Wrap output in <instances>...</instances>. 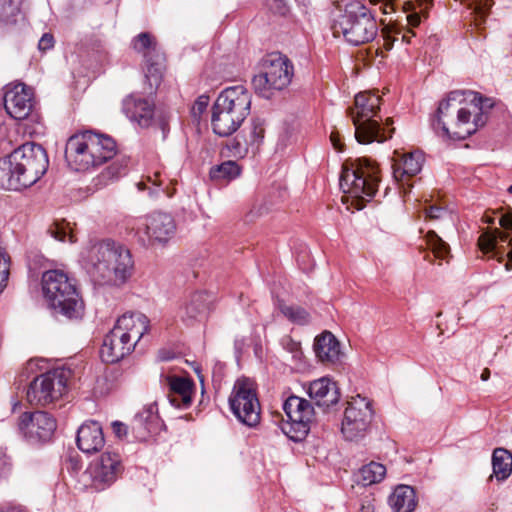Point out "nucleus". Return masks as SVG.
<instances>
[{"label":"nucleus","mask_w":512,"mask_h":512,"mask_svg":"<svg viewBox=\"0 0 512 512\" xmlns=\"http://www.w3.org/2000/svg\"><path fill=\"white\" fill-rule=\"evenodd\" d=\"M492 105L477 92L453 91L439 103L433 126L443 136L465 139L485 124L484 108Z\"/></svg>","instance_id":"f257e3e1"},{"label":"nucleus","mask_w":512,"mask_h":512,"mask_svg":"<svg viewBox=\"0 0 512 512\" xmlns=\"http://www.w3.org/2000/svg\"><path fill=\"white\" fill-rule=\"evenodd\" d=\"M80 261L98 285L121 286L131 277L134 268L129 249L112 240L87 246L81 252Z\"/></svg>","instance_id":"f03ea898"},{"label":"nucleus","mask_w":512,"mask_h":512,"mask_svg":"<svg viewBox=\"0 0 512 512\" xmlns=\"http://www.w3.org/2000/svg\"><path fill=\"white\" fill-rule=\"evenodd\" d=\"M251 95L242 86H232L223 90L212 107L211 125L219 136H229L242 125L250 114Z\"/></svg>","instance_id":"7ed1b4c3"},{"label":"nucleus","mask_w":512,"mask_h":512,"mask_svg":"<svg viewBox=\"0 0 512 512\" xmlns=\"http://www.w3.org/2000/svg\"><path fill=\"white\" fill-rule=\"evenodd\" d=\"M42 290L49 306L69 319L83 315L84 305L73 279L61 270H49L42 275Z\"/></svg>","instance_id":"20e7f679"},{"label":"nucleus","mask_w":512,"mask_h":512,"mask_svg":"<svg viewBox=\"0 0 512 512\" xmlns=\"http://www.w3.org/2000/svg\"><path fill=\"white\" fill-rule=\"evenodd\" d=\"M333 34L343 36L352 45H361L372 41L378 33L377 22L370 10L360 2L345 4L343 13L334 18Z\"/></svg>","instance_id":"39448f33"},{"label":"nucleus","mask_w":512,"mask_h":512,"mask_svg":"<svg viewBox=\"0 0 512 512\" xmlns=\"http://www.w3.org/2000/svg\"><path fill=\"white\" fill-rule=\"evenodd\" d=\"M294 75L291 60L278 52L266 55L260 64V71L252 79L255 93L270 99L277 92L287 88Z\"/></svg>","instance_id":"423d86ee"},{"label":"nucleus","mask_w":512,"mask_h":512,"mask_svg":"<svg viewBox=\"0 0 512 512\" xmlns=\"http://www.w3.org/2000/svg\"><path fill=\"white\" fill-rule=\"evenodd\" d=\"M380 108V96L371 92H360L355 96V110H351L353 124L355 126V138L361 144L373 141L383 142L392 136L394 128L386 135L379 122L373 118Z\"/></svg>","instance_id":"0eeeda50"},{"label":"nucleus","mask_w":512,"mask_h":512,"mask_svg":"<svg viewBox=\"0 0 512 512\" xmlns=\"http://www.w3.org/2000/svg\"><path fill=\"white\" fill-rule=\"evenodd\" d=\"M377 162H343L339 185L344 194L355 200L370 199L377 191Z\"/></svg>","instance_id":"6e6552de"},{"label":"nucleus","mask_w":512,"mask_h":512,"mask_svg":"<svg viewBox=\"0 0 512 512\" xmlns=\"http://www.w3.org/2000/svg\"><path fill=\"white\" fill-rule=\"evenodd\" d=\"M120 151L115 140L104 134L86 130L72 135L66 142V160L90 158L91 160H112Z\"/></svg>","instance_id":"1a4fd4ad"},{"label":"nucleus","mask_w":512,"mask_h":512,"mask_svg":"<svg viewBox=\"0 0 512 512\" xmlns=\"http://www.w3.org/2000/svg\"><path fill=\"white\" fill-rule=\"evenodd\" d=\"M288 421L281 426L282 432L292 441L300 442L306 438L317 424L316 412L310 401L291 395L283 403Z\"/></svg>","instance_id":"9d476101"},{"label":"nucleus","mask_w":512,"mask_h":512,"mask_svg":"<svg viewBox=\"0 0 512 512\" xmlns=\"http://www.w3.org/2000/svg\"><path fill=\"white\" fill-rule=\"evenodd\" d=\"M70 374L68 369L57 368L35 377L27 388L28 403L46 406L59 400L67 390Z\"/></svg>","instance_id":"9b49d317"},{"label":"nucleus","mask_w":512,"mask_h":512,"mask_svg":"<svg viewBox=\"0 0 512 512\" xmlns=\"http://www.w3.org/2000/svg\"><path fill=\"white\" fill-rule=\"evenodd\" d=\"M229 405L232 413L244 425L254 427L260 422V403L251 380L243 378L235 382Z\"/></svg>","instance_id":"f8f14e48"},{"label":"nucleus","mask_w":512,"mask_h":512,"mask_svg":"<svg viewBox=\"0 0 512 512\" xmlns=\"http://www.w3.org/2000/svg\"><path fill=\"white\" fill-rule=\"evenodd\" d=\"M122 470L120 455L106 451L90 463L83 477L88 487L100 492L110 487L122 473Z\"/></svg>","instance_id":"ddd939ff"},{"label":"nucleus","mask_w":512,"mask_h":512,"mask_svg":"<svg viewBox=\"0 0 512 512\" xmlns=\"http://www.w3.org/2000/svg\"><path fill=\"white\" fill-rule=\"evenodd\" d=\"M176 223L172 215L165 212H153L138 223L136 236L144 246L166 244L175 234Z\"/></svg>","instance_id":"4468645a"},{"label":"nucleus","mask_w":512,"mask_h":512,"mask_svg":"<svg viewBox=\"0 0 512 512\" xmlns=\"http://www.w3.org/2000/svg\"><path fill=\"white\" fill-rule=\"evenodd\" d=\"M373 417L371 402L360 395L352 398L344 412L341 432L346 440L364 437Z\"/></svg>","instance_id":"2eb2a0df"},{"label":"nucleus","mask_w":512,"mask_h":512,"mask_svg":"<svg viewBox=\"0 0 512 512\" xmlns=\"http://www.w3.org/2000/svg\"><path fill=\"white\" fill-rule=\"evenodd\" d=\"M499 224L504 231L495 229L492 232L484 233L479 237V246L484 252L504 253L507 250L508 261L505 267L510 270L512 269V214L502 215Z\"/></svg>","instance_id":"dca6fc26"},{"label":"nucleus","mask_w":512,"mask_h":512,"mask_svg":"<svg viewBox=\"0 0 512 512\" xmlns=\"http://www.w3.org/2000/svg\"><path fill=\"white\" fill-rule=\"evenodd\" d=\"M56 427V420L45 411L25 412L18 422L20 432L30 440L47 441Z\"/></svg>","instance_id":"f3484780"},{"label":"nucleus","mask_w":512,"mask_h":512,"mask_svg":"<svg viewBox=\"0 0 512 512\" xmlns=\"http://www.w3.org/2000/svg\"><path fill=\"white\" fill-rule=\"evenodd\" d=\"M4 107L16 120L27 118L33 108L32 90L22 83L10 87L4 95Z\"/></svg>","instance_id":"a211bd4d"},{"label":"nucleus","mask_w":512,"mask_h":512,"mask_svg":"<svg viewBox=\"0 0 512 512\" xmlns=\"http://www.w3.org/2000/svg\"><path fill=\"white\" fill-rule=\"evenodd\" d=\"M134 348L135 345L113 327L104 338L100 357L104 362L113 364L129 355Z\"/></svg>","instance_id":"6ab92c4d"},{"label":"nucleus","mask_w":512,"mask_h":512,"mask_svg":"<svg viewBox=\"0 0 512 512\" xmlns=\"http://www.w3.org/2000/svg\"><path fill=\"white\" fill-rule=\"evenodd\" d=\"M212 295L204 291H196L190 294L179 309L182 321L192 324L204 318L210 309Z\"/></svg>","instance_id":"aec40b11"},{"label":"nucleus","mask_w":512,"mask_h":512,"mask_svg":"<svg viewBox=\"0 0 512 512\" xmlns=\"http://www.w3.org/2000/svg\"><path fill=\"white\" fill-rule=\"evenodd\" d=\"M308 394L317 407L323 410L337 405L340 399V393L336 383L327 377H322L311 382L308 387Z\"/></svg>","instance_id":"412c9836"},{"label":"nucleus","mask_w":512,"mask_h":512,"mask_svg":"<svg viewBox=\"0 0 512 512\" xmlns=\"http://www.w3.org/2000/svg\"><path fill=\"white\" fill-rule=\"evenodd\" d=\"M114 328L136 346L149 331V319L142 313L123 314L117 319Z\"/></svg>","instance_id":"4be33fe9"},{"label":"nucleus","mask_w":512,"mask_h":512,"mask_svg":"<svg viewBox=\"0 0 512 512\" xmlns=\"http://www.w3.org/2000/svg\"><path fill=\"white\" fill-rule=\"evenodd\" d=\"M78 448L87 454L100 451L105 444L101 425L96 421H89L81 425L76 438Z\"/></svg>","instance_id":"5701e85b"},{"label":"nucleus","mask_w":512,"mask_h":512,"mask_svg":"<svg viewBox=\"0 0 512 512\" xmlns=\"http://www.w3.org/2000/svg\"><path fill=\"white\" fill-rule=\"evenodd\" d=\"M160 425L156 404H149L134 416L131 427L136 438L145 440L149 434L156 433Z\"/></svg>","instance_id":"b1692460"},{"label":"nucleus","mask_w":512,"mask_h":512,"mask_svg":"<svg viewBox=\"0 0 512 512\" xmlns=\"http://www.w3.org/2000/svg\"><path fill=\"white\" fill-rule=\"evenodd\" d=\"M123 112L141 127H148L152 121L154 107L147 99L130 95L123 100Z\"/></svg>","instance_id":"393cba45"},{"label":"nucleus","mask_w":512,"mask_h":512,"mask_svg":"<svg viewBox=\"0 0 512 512\" xmlns=\"http://www.w3.org/2000/svg\"><path fill=\"white\" fill-rule=\"evenodd\" d=\"M167 381L170 403L177 408H188L192 403L194 383L188 378L178 376L168 377Z\"/></svg>","instance_id":"a878e982"},{"label":"nucleus","mask_w":512,"mask_h":512,"mask_svg":"<svg viewBox=\"0 0 512 512\" xmlns=\"http://www.w3.org/2000/svg\"><path fill=\"white\" fill-rule=\"evenodd\" d=\"M314 351L323 363H335L339 359L340 344L331 332H323L316 337Z\"/></svg>","instance_id":"bb28decb"},{"label":"nucleus","mask_w":512,"mask_h":512,"mask_svg":"<svg viewBox=\"0 0 512 512\" xmlns=\"http://www.w3.org/2000/svg\"><path fill=\"white\" fill-rule=\"evenodd\" d=\"M49 162H16L19 190L35 184L47 171Z\"/></svg>","instance_id":"cd10ccee"},{"label":"nucleus","mask_w":512,"mask_h":512,"mask_svg":"<svg viewBox=\"0 0 512 512\" xmlns=\"http://www.w3.org/2000/svg\"><path fill=\"white\" fill-rule=\"evenodd\" d=\"M389 504L394 512H412L417 505L414 489L408 485H398L389 497Z\"/></svg>","instance_id":"c85d7f7f"},{"label":"nucleus","mask_w":512,"mask_h":512,"mask_svg":"<svg viewBox=\"0 0 512 512\" xmlns=\"http://www.w3.org/2000/svg\"><path fill=\"white\" fill-rule=\"evenodd\" d=\"M492 467L498 481L507 479L512 473V453L504 448H496L492 454Z\"/></svg>","instance_id":"c756f323"},{"label":"nucleus","mask_w":512,"mask_h":512,"mask_svg":"<svg viewBox=\"0 0 512 512\" xmlns=\"http://www.w3.org/2000/svg\"><path fill=\"white\" fill-rule=\"evenodd\" d=\"M386 475V467L378 462H370L362 466L357 473V482L363 486H370L381 482Z\"/></svg>","instance_id":"7c9ffc66"},{"label":"nucleus","mask_w":512,"mask_h":512,"mask_svg":"<svg viewBox=\"0 0 512 512\" xmlns=\"http://www.w3.org/2000/svg\"><path fill=\"white\" fill-rule=\"evenodd\" d=\"M10 160H48L46 150L35 142H27L14 149Z\"/></svg>","instance_id":"2f4dec72"},{"label":"nucleus","mask_w":512,"mask_h":512,"mask_svg":"<svg viewBox=\"0 0 512 512\" xmlns=\"http://www.w3.org/2000/svg\"><path fill=\"white\" fill-rule=\"evenodd\" d=\"M278 309L287 320L295 325L304 326L311 322L310 313L299 305L286 304L283 301H279Z\"/></svg>","instance_id":"473e14b6"},{"label":"nucleus","mask_w":512,"mask_h":512,"mask_svg":"<svg viewBox=\"0 0 512 512\" xmlns=\"http://www.w3.org/2000/svg\"><path fill=\"white\" fill-rule=\"evenodd\" d=\"M391 169L395 181L404 184L411 177L417 175L422 166L420 162H393Z\"/></svg>","instance_id":"72a5a7b5"},{"label":"nucleus","mask_w":512,"mask_h":512,"mask_svg":"<svg viewBox=\"0 0 512 512\" xmlns=\"http://www.w3.org/2000/svg\"><path fill=\"white\" fill-rule=\"evenodd\" d=\"M241 173V167L238 162H220L210 169V178L214 181H230L238 177Z\"/></svg>","instance_id":"f704fd0d"},{"label":"nucleus","mask_w":512,"mask_h":512,"mask_svg":"<svg viewBox=\"0 0 512 512\" xmlns=\"http://www.w3.org/2000/svg\"><path fill=\"white\" fill-rule=\"evenodd\" d=\"M16 162H0V188L5 190H19Z\"/></svg>","instance_id":"c9c22d12"},{"label":"nucleus","mask_w":512,"mask_h":512,"mask_svg":"<svg viewBox=\"0 0 512 512\" xmlns=\"http://www.w3.org/2000/svg\"><path fill=\"white\" fill-rule=\"evenodd\" d=\"M48 232L54 239L61 242L74 243L77 241L70 224L65 221L54 223L50 226Z\"/></svg>","instance_id":"e433bc0d"},{"label":"nucleus","mask_w":512,"mask_h":512,"mask_svg":"<svg viewBox=\"0 0 512 512\" xmlns=\"http://www.w3.org/2000/svg\"><path fill=\"white\" fill-rule=\"evenodd\" d=\"M223 157H233L238 160L243 159L247 156V145L246 142L238 138L230 140L221 152Z\"/></svg>","instance_id":"4c0bfd02"},{"label":"nucleus","mask_w":512,"mask_h":512,"mask_svg":"<svg viewBox=\"0 0 512 512\" xmlns=\"http://www.w3.org/2000/svg\"><path fill=\"white\" fill-rule=\"evenodd\" d=\"M427 244L434 253L435 257L445 259L449 254V246L434 231L427 233Z\"/></svg>","instance_id":"58836bf2"},{"label":"nucleus","mask_w":512,"mask_h":512,"mask_svg":"<svg viewBox=\"0 0 512 512\" xmlns=\"http://www.w3.org/2000/svg\"><path fill=\"white\" fill-rule=\"evenodd\" d=\"M423 211H424L426 218H428L430 220H445V219L452 220L451 212L447 208L442 207V206L430 205L428 207H425L423 209Z\"/></svg>","instance_id":"ea45409f"},{"label":"nucleus","mask_w":512,"mask_h":512,"mask_svg":"<svg viewBox=\"0 0 512 512\" xmlns=\"http://www.w3.org/2000/svg\"><path fill=\"white\" fill-rule=\"evenodd\" d=\"M145 77L149 85L147 92L151 94L160 85L162 79L161 68L157 65H150L147 69Z\"/></svg>","instance_id":"a19ab883"},{"label":"nucleus","mask_w":512,"mask_h":512,"mask_svg":"<svg viewBox=\"0 0 512 512\" xmlns=\"http://www.w3.org/2000/svg\"><path fill=\"white\" fill-rule=\"evenodd\" d=\"M133 46L136 51L146 54V52L155 48V43L150 34L141 33L135 39Z\"/></svg>","instance_id":"79ce46f5"},{"label":"nucleus","mask_w":512,"mask_h":512,"mask_svg":"<svg viewBox=\"0 0 512 512\" xmlns=\"http://www.w3.org/2000/svg\"><path fill=\"white\" fill-rule=\"evenodd\" d=\"M209 96L207 95H200L195 103L193 104L191 108L192 116L197 119L200 118L202 113L206 111L208 105H209Z\"/></svg>","instance_id":"37998d69"},{"label":"nucleus","mask_w":512,"mask_h":512,"mask_svg":"<svg viewBox=\"0 0 512 512\" xmlns=\"http://www.w3.org/2000/svg\"><path fill=\"white\" fill-rule=\"evenodd\" d=\"M8 278V262L3 249L0 247V292L5 287Z\"/></svg>","instance_id":"c03bdc74"},{"label":"nucleus","mask_w":512,"mask_h":512,"mask_svg":"<svg viewBox=\"0 0 512 512\" xmlns=\"http://www.w3.org/2000/svg\"><path fill=\"white\" fill-rule=\"evenodd\" d=\"M284 348L292 354L293 358H299L301 355L300 343L286 337L282 340Z\"/></svg>","instance_id":"a18cd8bd"},{"label":"nucleus","mask_w":512,"mask_h":512,"mask_svg":"<svg viewBox=\"0 0 512 512\" xmlns=\"http://www.w3.org/2000/svg\"><path fill=\"white\" fill-rule=\"evenodd\" d=\"M269 8L275 13L284 15L288 11L287 0H266Z\"/></svg>","instance_id":"49530a36"},{"label":"nucleus","mask_w":512,"mask_h":512,"mask_svg":"<svg viewBox=\"0 0 512 512\" xmlns=\"http://www.w3.org/2000/svg\"><path fill=\"white\" fill-rule=\"evenodd\" d=\"M54 46V37L50 33H45L38 43V48L41 51H47Z\"/></svg>","instance_id":"de8ad7c7"},{"label":"nucleus","mask_w":512,"mask_h":512,"mask_svg":"<svg viewBox=\"0 0 512 512\" xmlns=\"http://www.w3.org/2000/svg\"><path fill=\"white\" fill-rule=\"evenodd\" d=\"M395 153L398 154L401 157V160H405V161H408V160H422L424 158L423 151H421L419 149L410 150L408 152H404L401 155L399 154V152L397 150L395 151Z\"/></svg>","instance_id":"09e8293b"},{"label":"nucleus","mask_w":512,"mask_h":512,"mask_svg":"<svg viewBox=\"0 0 512 512\" xmlns=\"http://www.w3.org/2000/svg\"><path fill=\"white\" fill-rule=\"evenodd\" d=\"M101 162H67V167L72 171H84L89 168V164H91L94 168L98 166Z\"/></svg>","instance_id":"8fccbe9b"},{"label":"nucleus","mask_w":512,"mask_h":512,"mask_svg":"<svg viewBox=\"0 0 512 512\" xmlns=\"http://www.w3.org/2000/svg\"><path fill=\"white\" fill-rule=\"evenodd\" d=\"M161 170L159 167L155 168L154 171H153V176L148 174L146 176V179L148 182L152 183L153 185L155 186H160L162 185V179H161Z\"/></svg>","instance_id":"3c124183"},{"label":"nucleus","mask_w":512,"mask_h":512,"mask_svg":"<svg viewBox=\"0 0 512 512\" xmlns=\"http://www.w3.org/2000/svg\"><path fill=\"white\" fill-rule=\"evenodd\" d=\"M112 428H113V432L116 434V436H118L120 438L127 434V426L122 422H119V421L113 422Z\"/></svg>","instance_id":"603ef678"},{"label":"nucleus","mask_w":512,"mask_h":512,"mask_svg":"<svg viewBox=\"0 0 512 512\" xmlns=\"http://www.w3.org/2000/svg\"><path fill=\"white\" fill-rule=\"evenodd\" d=\"M124 167L122 162H112V164L107 168V173L111 174V178H117L120 174V170H123Z\"/></svg>","instance_id":"864d4df0"},{"label":"nucleus","mask_w":512,"mask_h":512,"mask_svg":"<svg viewBox=\"0 0 512 512\" xmlns=\"http://www.w3.org/2000/svg\"><path fill=\"white\" fill-rule=\"evenodd\" d=\"M330 141L335 150L342 151L343 143L341 142L340 135L338 132H336V131L331 132Z\"/></svg>","instance_id":"5fc2aeb1"},{"label":"nucleus","mask_w":512,"mask_h":512,"mask_svg":"<svg viewBox=\"0 0 512 512\" xmlns=\"http://www.w3.org/2000/svg\"><path fill=\"white\" fill-rule=\"evenodd\" d=\"M406 18H407L408 25L411 27H417L421 22V18L419 16V14L416 12L408 14Z\"/></svg>","instance_id":"6e6d98bb"},{"label":"nucleus","mask_w":512,"mask_h":512,"mask_svg":"<svg viewBox=\"0 0 512 512\" xmlns=\"http://www.w3.org/2000/svg\"><path fill=\"white\" fill-rule=\"evenodd\" d=\"M381 32H382V35H383L384 39H385L387 42H388V41H391V42L395 41L396 39H398V35H400V34H401V32H400V31H396V32H395V35H393V36H392V35H391V31L389 30V28H388V27L383 28Z\"/></svg>","instance_id":"4d7b16f0"},{"label":"nucleus","mask_w":512,"mask_h":512,"mask_svg":"<svg viewBox=\"0 0 512 512\" xmlns=\"http://www.w3.org/2000/svg\"><path fill=\"white\" fill-rule=\"evenodd\" d=\"M0 512H26L20 506H2L0 507Z\"/></svg>","instance_id":"13d9d810"},{"label":"nucleus","mask_w":512,"mask_h":512,"mask_svg":"<svg viewBox=\"0 0 512 512\" xmlns=\"http://www.w3.org/2000/svg\"><path fill=\"white\" fill-rule=\"evenodd\" d=\"M412 36H414V33H412L411 31L403 33L402 34V41H404L406 43H410V39H411Z\"/></svg>","instance_id":"bf43d9fd"},{"label":"nucleus","mask_w":512,"mask_h":512,"mask_svg":"<svg viewBox=\"0 0 512 512\" xmlns=\"http://www.w3.org/2000/svg\"><path fill=\"white\" fill-rule=\"evenodd\" d=\"M489 377H490V370L488 368H485L482 371L480 378L482 381H487L489 379Z\"/></svg>","instance_id":"052dcab7"},{"label":"nucleus","mask_w":512,"mask_h":512,"mask_svg":"<svg viewBox=\"0 0 512 512\" xmlns=\"http://www.w3.org/2000/svg\"><path fill=\"white\" fill-rule=\"evenodd\" d=\"M360 512H374V510L370 505H363L360 509Z\"/></svg>","instance_id":"680f3d73"},{"label":"nucleus","mask_w":512,"mask_h":512,"mask_svg":"<svg viewBox=\"0 0 512 512\" xmlns=\"http://www.w3.org/2000/svg\"><path fill=\"white\" fill-rule=\"evenodd\" d=\"M137 187L140 191H142V190L146 189V184H145V182L140 181L137 183Z\"/></svg>","instance_id":"e2e57ef3"},{"label":"nucleus","mask_w":512,"mask_h":512,"mask_svg":"<svg viewBox=\"0 0 512 512\" xmlns=\"http://www.w3.org/2000/svg\"><path fill=\"white\" fill-rule=\"evenodd\" d=\"M157 194H158V193H157V191H156V190H154V189H149V195H150L151 197H153V196H155V195H157Z\"/></svg>","instance_id":"0e129e2a"},{"label":"nucleus","mask_w":512,"mask_h":512,"mask_svg":"<svg viewBox=\"0 0 512 512\" xmlns=\"http://www.w3.org/2000/svg\"><path fill=\"white\" fill-rule=\"evenodd\" d=\"M392 123H393V121H392V119H391V118H387V119H386V123H385V124H386L387 126H389V125H390V124H392Z\"/></svg>","instance_id":"69168bd1"},{"label":"nucleus","mask_w":512,"mask_h":512,"mask_svg":"<svg viewBox=\"0 0 512 512\" xmlns=\"http://www.w3.org/2000/svg\"><path fill=\"white\" fill-rule=\"evenodd\" d=\"M508 192H509V193H512V185H510V186L508 187Z\"/></svg>","instance_id":"338daca9"},{"label":"nucleus","mask_w":512,"mask_h":512,"mask_svg":"<svg viewBox=\"0 0 512 512\" xmlns=\"http://www.w3.org/2000/svg\"><path fill=\"white\" fill-rule=\"evenodd\" d=\"M387 8H388V4H386V7L384 9V13H386V14L388 13Z\"/></svg>","instance_id":"774afa93"}]
</instances>
